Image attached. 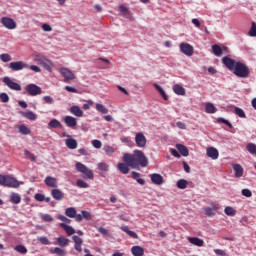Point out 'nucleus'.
<instances>
[{"mask_svg": "<svg viewBox=\"0 0 256 256\" xmlns=\"http://www.w3.org/2000/svg\"><path fill=\"white\" fill-rule=\"evenodd\" d=\"M222 63L226 68H228L229 71H232V73L240 79H247V77L251 75V71L249 70V67L245 65V63L235 61L229 56L223 57Z\"/></svg>", "mask_w": 256, "mask_h": 256, "instance_id": "obj_1", "label": "nucleus"}, {"mask_svg": "<svg viewBox=\"0 0 256 256\" xmlns=\"http://www.w3.org/2000/svg\"><path fill=\"white\" fill-rule=\"evenodd\" d=\"M122 159L131 169H139V165L140 167H147L149 165V159L141 150H134L132 154L125 153Z\"/></svg>", "mask_w": 256, "mask_h": 256, "instance_id": "obj_2", "label": "nucleus"}, {"mask_svg": "<svg viewBox=\"0 0 256 256\" xmlns=\"http://www.w3.org/2000/svg\"><path fill=\"white\" fill-rule=\"evenodd\" d=\"M0 185H2V187H9L10 189H19L21 183L17 178L11 175L0 174Z\"/></svg>", "mask_w": 256, "mask_h": 256, "instance_id": "obj_3", "label": "nucleus"}, {"mask_svg": "<svg viewBox=\"0 0 256 256\" xmlns=\"http://www.w3.org/2000/svg\"><path fill=\"white\" fill-rule=\"evenodd\" d=\"M33 61H35V63H38V65H42L46 69V71H49V73L53 72V61L49 60L43 54H34Z\"/></svg>", "mask_w": 256, "mask_h": 256, "instance_id": "obj_4", "label": "nucleus"}, {"mask_svg": "<svg viewBox=\"0 0 256 256\" xmlns=\"http://www.w3.org/2000/svg\"><path fill=\"white\" fill-rule=\"evenodd\" d=\"M76 169L79 173H83V175L87 176L88 179H95V175L93 174V170H89L85 164L81 162L76 163Z\"/></svg>", "mask_w": 256, "mask_h": 256, "instance_id": "obj_5", "label": "nucleus"}, {"mask_svg": "<svg viewBox=\"0 0 256 256\" xmlns=\"http://www.w3.org/2000/svg\"><path fill=\"white\" fill-rule=\"evenodd\" d=\"M1 25L5 27V29H9L10 31H13V29H17V22L13 18H9L7 16L2 17L0 19Z\"/></svg>", "mask_w": 256, "mask_h": 256, "instance_id": "obj_6", "label": "nucleus"}, {"mask_svg": "<svg viewBox=\"0 0 256 256\" xmlns=\"http://www.w3.org/2000/svg\"><path fill=\"white\" fill-rule=\"evenodd\" d=\"M25 91L31 97H35L37 95H41L42 89L41 87L37 86L36 84H28L25 86Z\"/></svg>", "mask_w": 256, "mask_h": 256, "instance_id": "obj_7", "label": "nucleus"}, {"mask_svg": "<svg viewBox=\"0 0 256 256\" xmlns=\"http://www.w3.org/2000/svg\"><path fill=\"white\" fill-rule=\"evenodd\" d=\"M3 83H5V85L9 88L12 89V91H21V85H19V83L11 80V78H9L8 76H5L2 79Z\"/></svg>", "mask_w": 256, "mask_h": 256, "instance_id": "obj_8", "label": "nucleus"}, {"mask_svg": "<svg viewBox=\"0 0 256 256\" xmlns=\"http://www.w3.org/2000/svg\"><path fill=\"white\" fill-rule=\"evenodd\" d=\"M26 68H29V64L23 61L11 62L9 64V69H11V71H23V69Z\"/></svg>", "mask_w": 256, "mask_h": 256, "instance_id": "obj_9", "label": "nucleus"}, {"mask_svg": "<svg viewBox=\"0 0 256 256\" xmlns=\"http://www.w3.org/2000/svg\"><path fill=\"white\" fill-rule=\"evenodd\" d=\"M135 143L137 147H140L142 149L147 147V138L145 137V134H143L142 132L136 133Z\"/></svg>", "mask_w": 256, "mask_h": 256, "instance_id": "obj_10", "label": "nucleus"}, {"mask_svg": "<svg viewBox=\"0 0 256 256\" xmlns=\"http://www.w3.org/2000/svg\"><path fill=\"white\" fill-rule=\"evenodd\" d=\"M59 73L64 77L65 83H69V81H73V79H75V74H73L69 68H61Z\"/></svg>", "mask_w": 256, "mask_h": 256, "instance_id": "obj_11", "label": "nucleus"}, {"mask_svg": "<svg viewBox=\"0 0 256 256\" xmlns=\"http://www.w3.org/2000/svg\"><path fill=\"white\" fill-rule=\"evenodd\" d=\"M179 47H180V51L184 53V55H187V57H191L193 55L194 50L191 44L183 42L179 45Z\"/></svg>", "mask_w": 256, "mask_h": 256, "instance_id": "obj_12", "label": "nucleus"}, {"mask_svg": "<svg viewBox=\"0 0 256 256\" xmlns=\"http://www.w3.org/2000/svg\"><path fill=\"white\" fill-rule=\"evenodd\" d=\"M217 211H219V204H212V207L204 208L206 217H215Z\"/></svg>", "mask_w": 256, "mask_h": 256, "instance_id": "obj_13", "label": "nucleus"}, {"mask_svg": "<svg viewBox=\"0 0 256 256\" xmlns=\"http://www.w3.org/2000/svg\"><path fill=\"white\" fill-rule=\"evenodd\" d=\"M72 240L74 242V249L76 251H78V253H82L83 252V239H81L79 236H73Z\"/></svg>", "mask_w": 256, "mask_h": 256, "instance_id": "obj_14", "label": "nucleus"}, {"mask_svg": "<svg viewBox=\"0 0 256 256\" xmlns=\"http://www.w3.org/2000/svg\"><path fill=\"white\" fill-rule=\"evenodd\" d=\"M44 183H45V185H47V187H53L54 189H57V187H58L57 178L52 177V176L46 177L44 180Z\"/></svg>", "mask_w": 256, "mask_h": 256, "instance_id": "obj_15", "label": "nucleus"}, {"mask_svg": "<svg viewBox=\"0 0 256 256\" xmlns=\"http://www.w3.org/2000/svg\"><path fill=\"white\" fill-rule=\"evenodd\" d=\"M64 123L67 125V127H70L71 129H74V127H77V119L73 116H65Z\"/></svg>", "mask_w": 256, "mask_h": 256, "instance_id": "obj_16", "label": "nucleus"}, {"mask_svg": "<svg viewBox=\"0 0 256 256\" xmlns=\"http://www.w3.org/2000/svg\"><path fill=\"white\" fill-rule=\"evenodd\" d=\"M51 195L56 201H63V199H65V194L59 189H53Z\"/></svg>", "mask_w": 256, "mask_h": 256, "instance_id": "obj_17", "label": "nucleus"}, {"mask_svg": "<svg viewBox=\"0 0 256 256\" xmlns=\"http://www.w3.org/2000/svg\"><path fill=\"white\" fill-rule=\"evenodd\" d=\"M20 115H22V117H25V119H29V121H35L37 119V114H35L31 110H27L25 112L20 111Z\"/></svg>", "mask_w": 256, "mask_h": 256, "instance_id": "obj_18", "label": "nucleus"}, {"mask_svg": "<svg viewBox=\"0 0 256 256\" xmlns=\"http://www.w3.org/2000/svg\"><path fill=\"white\" fill-rule=\"evenodd\" d=\"M150 179L154 185H163V176H161V174H151Z\"/></svg>", "mask_w": 256, "mask_h": 256, "instance_id": "obj_19", "label": "nucleus"}, {"mask_svg": "<svg viewBox=\"0 0 256 256\" xmlns=\"http://www.w3.org/2000/svg\"><path fill=\"white\" fill-rule=\"evenodd\" d=\"M207 156L210 157V159H219V150H217L214 147H210L206 150Z\"/></svg>", "mask_w": 256, "mask_h": 256, "instance_id": "obj_20", "label": "nucleus"}, {"mask_svg": "<svg viewBox=\"0 0 256 256\" xmlns=\"http://www.w3.org/2000/svg\"><path fill=\"white\" fill-rule=\"evenodd\" d=\"M131 253L134 256H143L145 255V249L141 246H133L131 248Z\"/></svg>", "mask_w": 256, "mask_h": 256, "instance_id": "obj_21", "label": "nucleus"}, {"mask_svg": "<svg viewBox=\"0 0 256 256\" xmlns=\"http://www.w3.org/2000/svg\"><path fill=\"white\" fill-rule=\"evenodd\" d=\"M189 243L192 245H195L196 247H203L205 241L203 239H200L198 237H189L188 238Z\"/></svg>", "mask_w": 256, "mask_h": 256, "instance_id": "obj_22", "label": "nucleus"}, {"mask_svg": "<svg viewBox=\"0 0 256 256\" xmlns=\"http://www.w3.org/2000/svg\"><path fill=\"white\" fill-rule=\"evenodd\" d=\"M176 149L183 157H189V149L183 144H176Z\"/></svg>", "mask_w": 256, "mask_h": 256, "instance_id": "obj_23", "label": "nucleus"}, {"mask_svg": "<svg viewBox=\"0 0 256 256\" xmlns=\"http://www.w3.org/2000/svg\"><path fill=\"white\" fill-rule=\"evenodd\" d=\"M117 169H118V171H120V173H122L123 175H127V173H129V164H127L126 162H124V163H118Z\"/></svg>", "mask_w": 256, "mask_h": 256, "instance_id": "obj_24", "label": "nucleus"}, {"mask_svg": "<svg viewBox=\"0 0 256 256\" xmlns=\"http://www.w3.org/2000/svg\"><path fill=\"white\" fill-rule=\"evenodd\" d=\"M155 89L158 91V93L161 95L162 99H164V101H168L169 96H167V93L165 92V90L163 89V87H161L159 84H154Z\"/></svg>", "mask_w": 256, "mask_h": 256, "instance_id": "obj_25", "label": "nucleus"}, {"mask_svg": "<svg viewBox=\"0 0 256 256\" xmlns=\"http://www.w3.org/2000/svg\"><path fill=\"white\" fill-rule=\"evenodd\" d=\"M70 113L75 115V117H83V110L79 106H72L70 108Z\"/></svg>", "mask_w": 256, "mask_h": 256, "instance_id": "obj_26", "label": "nucleus"}, {"mask_svg": "<svg viewBox=\"0 0 256 256\" xmlns=\"http://www.w3.org/2000/svg\"><path fill=\"white\" fill-rule=\"evenodd\" d=\"M56 244H58L59 247H67V245H69V238H65L64 236H59L56 239Z\"/></svg>", "mask_w": 256, "mask_h": 256, "instance_id": "obj_27", "label": "nucleus"}, {"mask_svg": "<svg viewBox=\"0 0 256 256\" xmlns=\"http://www.w3.org/2000/svg\"><path fill=\"white\" fill-rule=\"evenodd\" d=\"M50 253L52 255H57V256H65L67 255V252L65 250H63L60 247H55V248H51L50 249Z\"/></svg>", "mask_w": 256, "mask_h": 256, "instance_id": "obj_28", "label": "nucleus"}, {"mask_svg": "<svg viewBox=\"0 0 256 256\" xmlns=\"http://www.w3.org/2000/svg\"><path fill=\"white\" fill-rule=\"evenodd\" d=\"M233 170L235 171V177H243V166L241 164H233Z\"/></svg>", "mask_w": 256, "mask_h": 256, "instance_id": "obj_29", "label": "nucleus"}, {"mask_svg": "<svg viewBox=\"0 0 256 256\" xmlns=\"http://www.w3.org/2000/svg\"><path fill=\"white\" fill-rule=\"evenodd\" d=\"M10 203H14V205H19L21 203V195L13 192L10 195Z\"/></svg>", "mask_w": 256, "mask_h": 256, "instance_id": "obj_30", "label": "nucleus"}, {"mask_svg": "<svg viewBox=\"0 0 256 256\" xmlns=\"http://www.w3.org/2000/svg\"><path fill=\"white\" fill-rule=\"evenodd\" d=\"M60 227H62V229H64V231L66 232V234L68 236L74 235V233H75V229L65 223H60Z\"/></svg>", "mask_w": 256, "mask_h": 256, "instance_id": "obj_31", "label": "nucleus"}, {"mask_svg": "<svg viewBox=\"0 0 256 256\" xmlns=\"http://www.w3.org/2000/svg\"><path fill=\"white\" fill-rule=\"evenodd\" d=\"M132 178L139 183V185H145V179L140 178L141 174L139 172L132 171L131 172Z\"/></svg>", "mask_w": 256, "mask_h": 256, "instance_id": "obj_32", "label": "nucleus"}, {"mask_svg": "<svg viewBox=\"0 0 256 256\" xmlns=\"http://www.w3.org/2000/svg\"><path fill=\"white\" fill-rule=\"evenodd\" d=\"M121 230L124 231V233H127L129 237H132V239H139V235H137V233H135L134 231L129 230V227L122 226Z\"/></svg>", "mask_w": 256, "mask_h": 256, "instance_id": "obj_33", "label": "nucleus"}, {"mask_svg": "<svg viewBox=\"0 0 256 256\" xmlns=\"http://www.w3.org/2000/svg\"><path fill=\"white\" fill-rule=\"evenodd\" d=\"M65 143L68 149H77V145H78L77 140L73 138H69V139H66Z\"/></svg>", "mask_w": 256, "mask_h": 256, "instance_id": "obj_34", "label": "nucleus"}, {"mask_svg": "<svg viewBox=\"0 0 256 256\" xmlns=\"http://www.w3.org/2000/svg\"><path fill=\"white\" fill-rule=\"evenodd\" d=\"M95 109L96 111H98V113H101L102 115H107V113H109V109H107V107H105V105L103 104L97 103Z\"/></svg>", "mask_w": 256, "mask_h": 256, "instance_id": "obj_35", "label": "nucleus"}, {"mask_svg": "<svg viewBox=\"0 0 256 256\" xmlns=\"http://www.w3.org/2000/svg\"><path fill=\"white\" fill-rule=\"evenodd\" d=\"M65 215L67 217H70L71 219H75V217L77 216V210L74 207L67 208L65 210Z\"/></svg>", "mask_w": 256, "mask_h": 256, "instance_id": "obj_36", "label": "nucleus"}, {"mask_svg": "<svg viewBox=\"0 0 256 256\" xmlns=\"http://www.w3.org/2000/svg\"><path fill=\"white\" fill-rule=\"evenodd\" d=\"M173 91L176 95H185V88H183V86L179 85V84H175L173 86Z\"/></svg>", "mask_w": 256, "mask_h": 256, "instance_id": "obj_37", "label": "nucleus"}, {"mask_svg": "<svg viewBox=\"0 0 256 256\" xmlns=\"http://www.w3.org/2000/svg\"><path fill=\"white\" fill-rule=\"evenodd\" d=\"M212 51L216 57H221V55H223V48L217 44L212 46Z\"/></svg>", "mask_w": 256, "mask_h": 256, "instance_id": "obj_38", "label": "nucleus"}, {"mask_svg": "<svg viewBox=\"0 0 256 256\" xmlns=\"http://www.w3.org/2000/svg\"><path fill=\"white\" fill-rule=\"evenodd\" d=\"M205 111L206 113L213 114V113H217V108L215 107V105H213V103L208 102L205 106Z\"/></svg>", "mask_w": 256, "mask_h": 256, "instance_id": "obj_39", "label": "nucleus"}, {"mask_svg": "<svg viewBox=\"0 0 256 256\" xmlns=\"http://www.w3.org/2000/svg\"><path fill=\"white\" fill-rule=\"evenodd\" d=\"M224 213L226 215H228L229 217H235V215H237V210H235L233 207L231 206H227L225 209H224Z\"/></svg>", "mask_w": 256, "mask_h": 256, "instance_id": "obj_40", "label": "nucleus"}, {"mask_svg": "<svg viewBox=\"0 0 256 256\" xmlns=\"http://www.w3.org/2000/svg\"><path fill=\"white\" fill-rule=\"evenodd\" d=\"M18 129H19V133H21L22 135H30L31 134V130L25 124L20 125L18 127Z\"/></svg>", "mask_w": 256, "mask_h": 256, "instance_id": "obj_41", "label": "nucleus"}, {"mask_svg": "<svg viewBox=\"0 0 256 256\" xmlns=\"http://www.w3.org/2000/svg\"><path fill=\"white\" fill-rule=\"evenodd\" d=\"M189 185V181L185 180V179H180L177 181L176 186L178 187V189H187V186Z\"/></svg>", "mask_w": 256, "mask_h": 256, "instance_id": "obj_42", "label": "nucleus"}, {"mask_svg": "<svg viewBox=\"0 0 256 256\" xmlns=\"http://www.w3.org/2000/svg\"><path fill=\"white\" fill-rule=\"evenodd\" d=\"M246 150L248 151V153H250V155L256 156V144L248 143L246 145Z\"/></svg>", "mask_w": 256, "mask_h": 256, "instance_id": "obj_43", "label": "nucleus"}, {"mask_svg": "<svg viewBox=\"0 0 256 256\" xmlns=\"http://www.w3.org/2000/svg\"><path fill=\"white\" fill-rule=\"evenodd\" d=\"M48 127H51L52 129H57V128L61 127V122H59V120H57V119H52L48 123Z\"/></svg>", "mask_w": 256, "mask_h": 256, "instance_id": "obj_44", "label": "nucleus"}, {"mask_svg": "<svg viewBox=\"0 0 256 256\" xmlns=\"http://www.w3.org/2000/svg\"><path fill=\"white\" fill-rule=\"evenodd\" d=\"M103 150L108 156H111L113 153H115V148H113L111 145H104Z\"/></svg>", "mask_w": 256, "mask_h": 256, "instance_id": "obj_45", "label": "nucleus"}, {"mask_svg": "<svg viewBox=\"0 0 256 256\" xmlns=\"http://www.w3.org/2000/svg\"><path fill=\"white\" fill-rule=\"evenodd\" d=\"M234 111H235V114L238 115V117H240L241 119H245V117H247L245 115V111H243V109L239 107H235Z\"/></svg>", "mask_w": 256, "mask_h": 256, "instance_id": "obj_46", "label": "nucleus"}, {"mask_svg": "<svg viewBox=\"0 0 256 256\" xmlns=\"http://www.w3.org/2000/svg\"><path fill=\"white\" fill-rule=\"evenodd\" d=\"M81 213L83 219H86L87 221H91L93 219V217L91 216V212L87 210H82Z\"/></svg>", "mask_w": 256, "mask_h": 256, "instance_id": "obj_47", "label": "nucleus"}, {"mask_svg": "<svg viewBox=\"0 0 256 256\" xmlns=\"http://www.w3.org/2000/svg\"><path fill=\"white\" fill-rule=\"evenodd\" d=\"M14 249L18 253H21L22 255H25L27 253V248L23 245H17Z\"/></svg>", "mask_w": 256, "mask_h": 256, "instance_id": "obj_48", "label": "nucleus"}, {"mask_svg": "<svg viewBox=\"0 0 256 256\" xmlns=\"http://www.w3.org/2000/svg\"><path fill=\"white\" fill-rule=\"evenodd\" d=\"M97 167L99 171H109V165L105 162L98 163Z\"/></svg>", "mask_w": 256, "mask_h": 256, "instance_id": "obj_49", "label": "nucleus"}, {"mask_svg": "<svg viewBox=\"0 0 256 256\" xmlns=\"http://www.w3.org/2000/svg\"><path fill=\"white\" fill-rule=\"evenodd\" d=\"M76 184L77 187H80L81 189H87V187H89V184H87V182L81 179L77 180Z\"/></svg>", "mask_w": 256, "mask_h": 256, "instance_id": "obj_50", "label": "nucleus"}, {"mask_svg": "<svg viewBox=\"0 0 256 256\" xmlns=\"http://www.w3.org/2000/svg\"><path fill=\"white\" fill-rule=\"evenodd\" d=\"M24 155L27 159H30V161H36L35 154L29 152L28 150H24Z\"/></svg>", "mask_w": 256, "mask_h": 256, "instance_id": "obj_51", "label": "nucleus"}, {"mask_svg": "<svg viewBox=\"0 0 256 256\" xmlns=\"http://www.w3.org/2000/svg\"><path fill=\"white\" fill-rule=\"evenodd\" d=\"M0 59L3 61V63H9V61H11V55L7 53L1 54Z\"/></svg>", "mask_w": 256, "mask_h": 256, "instance_id": "obj_52", "label": "nucleus"}, {"mask_svg": "<svg viewBox=\"0 0 256 256\" xmlns=\"http://www.w3.org/2000/svg\"><path fill=\"white\" fill-rule=\"evenodd\" d=\"M41 219H42V221H45V223H52V221H53L52 216L49 214H42Z\"/></svg>", "mask_w": 256, "mask_h": 256, "instance_id": "obj_53", "label": "nucleus"}, {"mask_svg": "<svg viewBox=\"0 0 256 256\" xmlns=\"http://www.w3.org/2000/svg\"><path fill=\"white\" fill-rule=\"evenodd\" d=\"M218 123H224V125H227L230 129H233V124L229 122V120H226L225 118H218Z\"/></svg>", "mask_w": 256, "mask_h": 256, "instance_id": "obj_54", "label": "nucleus"}, {"mask_svg": "<svg viewBox=\"0 0 256 256\" xmlns=\"http://www.w3.org/2000/svg\"><path fill=\"white\" fill-rule=\"evenodd\" d=\"M250 37H256V23L252 22V26L249 30Z\"/></svg>", "mask_w": 256, "mask_h": 256, "instance_id": "obj_55", "label": "nucleus"}, {"mask_svg": "<svg viewBox=\"0 0 256 256\" xmlns=\"http://www.w3.org/2000/svg\"><path fill=\"white\" fill-rule=\"evenodd\" d=\"M0 100L2 103H9V95L5 92L1 93Z\"/></svg>", "mask_w": 256, "mask_h": 256, "instance_id": "obj_56", "label": "nucleus"}, {"mask_svg": "<svg viewBox=\"0 0 256 256\" xmlns=\"http://www.w3.org/2000/svg\"><path fill=\"white\" fill-rule=\"evenodd\" d=\"M38 241L42 245H51V242H49V239L47 237H45V236L39 237Z\"/></svg>", "mask_w": 256, "mask_h": 256, "instance_id": "obj_57", "label": "nucleus"}, {"mask_svg": "<svg viewBox=\"0 0 256 256\" xmlns=\"http://www.w3.org/2000/svg\"><path fill=\"white\" fill-rule=\"evenodd\" d=\"M34 199H35L36 201L43 202V201H45V195H43V194H41V193H36V194L34 195Z\"/></svg>", "mask_w": 256, "mask_h": 256, "instance_id": "obj_58", "label": "nucleus"}, {"mask_svg": "<svg viewBox=\"0 0 256 256\" xmlns=\"http://www.w3.org/2000/svg\"><path fill=\"white\" fill-rule=\"evenodd\" d=\"M92 145L93 147H95V149H101V147L103 146L100 140H93Z\"/></svg>", "mask_w": 256, "mask_h": 256, "instance_id": "obj_59", "label": "nucleus"}, {"mask_svg": "<svg viewBox=\"0 0 256 256\" xmlns=\"http://www.w3.org/2000/svg\"><path fill=\"white\" fill-rule=\"evenodd\" d=\"M242 195H243L244 197H252V196H253V193H252L251 190H249V189H243V190H242Z\"/></svg>", "mask_w": 256, "mask_h": 256, "instance_id": "obj_60", "label": "nucleus"}, {"mask_svg": "<svg viewBox=\"0 0 256 256\" xmlns=\"http://www.w3.org/2000/svg\"><path fill=\"white\" fill-rule=\"evenodd\" d=\"M58 219L60 221H63V223H67V224L71 223V219L65 217L64 215H58Z\"/></svg>", "mask_w": 256, "mask_h": 256, "instance_id": "obj_61", "label": "nucleus"}, {"mask_svg": "<svg viewBox=\"0 0 256 256\" xmlns=\"http://www.w3.org/2000/svg\"><path fill=\"white\" fill-rule=\"evenodd\" d=\"M119 9H120L121 13H123L124 17H125V15H129V10L124 5H120Z\"/></svg>", "mask_w": 256, "mask_h": 256, "instance_id": "obj_62", "label": "nucleus"}, {"mask_svg": "<svg viewBox=\"0 0 256 256\" xmlns=\"http://www.w3.org/2000/svg\"><path fill=\"white\" fill-rule=\"evenodd\" d=\"M28 69H30L31 71H34L35 73H41V68L35 65H30V66L28 65Z\"/></svg>", "mask_w": 256, "mask_h": 256, "instance_id": "obj_63", "label": "nucleus"}, {"mask_svg": "<svg viewBox=\"0 0 256 256\" xmlns=\"http://www.w3.org/2000/svg\"><path fill=\"white\" fill-rule=\"evenodd\" d=\"M42 29H43V31H46V32H51V31H53V28L51 27V25H49V24H47V23H45V24L42 25Z\"/></svg>", "mask_w": 256, "mask_h": 256, "instance_id": "obj_64", "label": "nucleus"}]
</instances>
